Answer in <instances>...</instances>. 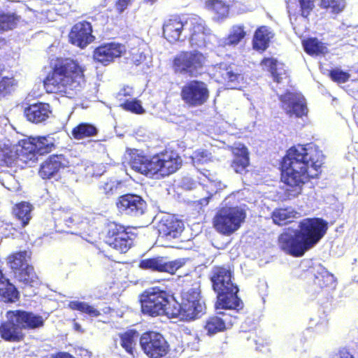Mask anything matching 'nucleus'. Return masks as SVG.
Here are the masks:
<instances>
[{"instance_id":"f257e3e1","label":"nucleus","mask_w":358,"mask_h":358,"mask_svg":"<svg viewBox=\"0 0 358 358\" xmlns=\"http://www.w3.org/2000/svg\"><path fill=\"white\" fill-rule=\"evenodd\" d=\"M322 164L323 155L315 144L290 148L282 164V180L287 186V196L290 199L300 194L308 178L318 176Z\"/></svg>"},{"instance_id":"f03ea898","label":"nucleus","mask_w":358,"mask_h":358,"mask_svg":"<svg viewBox=\"0 0 358 358\" xmlns=\"http://www.w3.org/2000/svg\"><path fill=\"white\" fill-rule=\"evenodd\" d=\"M327 229V222L322 218L303 219L299 222V229L279 236V247L287 255L301 257L320 242Z\"/></svg>"},{"instance_id":"7ed1b4c3","label":"nucleus","mask_w":358,"mask_h":358,"mask_svg":"<svg viewBox=\"0 0 358 358\" xmlns=\"http://www.w3.org/2000/svg\"><path fill=\"white\" fill-rule=\"evenodd\" d=\"M83 83V73L79 65L72 59H65L57 62L43 84L48 93L69 94V91L78 90Z\"/></svg>"},{"instance_id":"20e7f679","label":"nucleus","mask_w":358,"mask_h":358,"mask_svg":"<svg viewBox=\"0 0 358 358\" xmlns=\"http://www.w3.org/2000/svg\"><path fill=\"white\" fill-rule=\"evenodd\" d=\"M182 160L173 151L159 153L152 158L143 155H134L130 160L131 168L141 174L152 178L154 176L164 177L176 172Z\"/></svg>"},{"instance_id":"39448f33","label":"nucleus","mask_w":358,"mask_h":358,"mask_svg":"<svg viewBox=\"0 0 358 358\" xmlns=\"http://www.w3.org/2000/svg\"><path fill=\"white\" fill-rule=\"evenodd\" d=\"M245 217L246 213L241 208L225 206L216 213L213 224L218 233L230 236L240 229Z\"/></svg>"},{"instance_id":"423d86ee","label":"nucleus","mask_w":358,"mask_h":358,"mask_svg":"<svg viewBox=\"0 0 358 358\" xmlns=\"http://www.w3.org/2000/svg\"><path fill=\"white\" fill-rule=\"evenodd\" d=\"M171 298L166 292L157 288L146 290L141 296V309L144 314L152 317L165 315L173 310Z\"/></svg>"},{"instance_id":"0eeeda50","label":"nucleus","mask_w":358,"mask_h":358,"mask_svg":"<svg viewBox=\"0 0 358 358\" xmlns=\"http://www.w3.org/2000/svg\"><path fill=\"white\" fill-rule=\"evenodd\" d=\"M20 157L22 162L31 166L38 160V155L48 153L55 146V140L51 136L33 137L22 140Z\"/></svg>"},{"instance_id":"6e6552de","label":"nucleus","mask_w":358,"mask_h":358,"mask_svg":"<svg viewBox=\"0 0 358 358\" xmlns=\"http://www.w3.org/2000/svg\"><path fill=\"white\" fill-rule=\"evenodd\" d=\"M135 238L136 234L131 229L116 222H110L107 226L106 243L121 253L131 248Z\"/></svg>"},{"instance_id":"1a4fd4ad","label":"nucleus","mask_w":358,"mask_h":358,"mask_svg":"<svg viewBox=\"0 0 358 358\" xmlns=\"http://www.w3.org/2000/svg\"><path fill=\"white\" fill-rule=\"evenodd\" d=\"M139 343L142 350L149 358H162L169 352V345L164 336L155 331L143 333Z\"/></svg>"},{"instance_id":"9d476101","label":"nucleus","mask_w":358,"mask_h":358,"mask_svg":"<svg viewBox=\"0 0 358 358\" xmlns=\"http://www.w3.org/2000/svg\"><path fill=\"white\" fill-rule=\"evenodd\" d=\"M280 107L290 117H302L308 114V109L304 96L298 92H287L279 95Z\"/></svg>"},{"instance_id":"9b49d317","label":"nucleus","mask_w":358,"mask_h":358,"mask_svg":"<svg viewBox=\"0 0 358 358\" xmlns=\"http://www.w3.org/2000/svg\"><path fill=\"white\" fill-rule=\"evenodd\" d=\"M181 97L189 106H199L206 103L208 99L209 90L205 83L199 80H192L182 87Z\"/></svg>"},{"instance_id":"f8f14e48","label":"nucleus","mask_w":358,"mask_h":358,"mask_svg":"<svg viewBox=\"0 0 358 358\" xmlns=\"http://www.w3.org/2000/svg\"><path fill=\"white\" fill-rule=\"evenodd\" d=\"M204 62L205 57L198 51L182 52L175 58L174 66L178 72L195 76Z\"/></svg>"},{"instance_id":"ddd939ff","label":"nucleus","mask_w":358,"mask_h":358,"mask_svg":"<svg viewBox=\"0 0 358 358\" xmlns=\"http://www.w3.org/2000/svg\"><path fill=\"white\" fill-rule=\"evenodd\" d=\"M171 305L173 306V310L168 312L169 317L178 318L180 320H191L199 317L206 309L203 302L179 303L173 298H171Z\"/></svg>"},{"instance_id":"4468645a","label":"nucleus","mask_w":358,"mask_h":358,"mask_svg":"<svg viewBox=\"0 0 358 358\" xmlns=\"http://www.w3.org/2000/svg\"><path fill=\"white\" fill-rule=\"evenodd\" d=\"M191 26V36L189 43L192 47H206L215 39V35L212 34L211 30L206 27L203 20L198 17L189 19Z\"/></svg>"},{"instance_id":"2eb2a0df","label":"nucleus","mask_w":358,"mask_h":358,"mask_svg":"<svg viewBox=\"0 0 358 358\" xmlns=\"http://www.w3.org/2000/svg\"><path fill=\"white\" fill-rule=\"evenodd\" d=\"M116 206L121 213L133 217L141 216L147 210V203L142 197L133 194L120 196Z\"/></svg>"},{"instance_id":"dca6fc26","label":"nucleus","mask_w":358,"mask_h":358,"mask_svg":"<svg viewBox=\"0 0 358 358\" xmlns=\"http://www.w3.org/2000/svg\"><path fill=\"white\" fill-rule=\"evenodd\" d=\"M183 259L167 262L165 257H156L143 259L139 262V268L157 272H166L173 274L185 264Z\"/></svg>"},{"instance_id":"f3484780","label":"nucleus","mask_w":358,"mask_h":358,"mask_svg":"<svg viewBox=\"0 0 358 358\" xmlns=\"http://www.w3.org/2000/svg\"><path fill=\"white\" fill-rule=\"evenodd\" d=\"M6 318H10L18 324L21 330L40 328L44 324L42 316L22 310H9L6 313Z\"/></svg>"},{"instance_id":"a211bd4d","label":"nucleus","mask_w":358,"mask_h":358,"mask_svg":"<svg viewBox=\"0 0 358 358\" xmlns=\"http://www.w3.org/2000/svg\"><path fill=\"white\" fill-rule=\"evenodd\" d=\"M157 229L161 237L170 241L180 236L184 229V224L173 215L166 214L161 217Z\"/></svg>"},{"instance_id":"6ab92c4d","label":"nucleus","mask_w":358,"mask_h":358,"mask_svg":"<svg viewBox=\"0 0 358 358\" xmlns=\"http://www.w3.org/2000/svg\"><path fill=\"white\" fill-rule=\"evenodd\" d=\"M92 32V28L90 22L85 21L78 22L71 29L69 40L72 44L84 48L94 39Z\"/></svg>"},{"instance_id":"aec40b11","label":"nucleus","mask_w":358,"mask_h":358,"mask_svg":"<svg viewBox=\"0 0 358 358\" xmlns=\"http://www.w3.org/2000/svg\"><path fill=\"white\" fill-rule=\"evenodd\" d=\"M217 71L228 89L241 90L245 86L244 76L238 69L226 64H220Z\"/></svg>"},{"instance_id":"412c9836","label":"nucleus","mask_w":358,"mask_h":358,"mask_svg":"<svg viewBox=\"0 0 358 358\" xmlns=\"http://www.w3.org/2000/svg\"><path fill=\"white\" fill-rule=\"evenodd\" d=\"M125 51V47L122 44L106 43L94 50V58L103 65H107L113 62L114 59L121 57Z\"/></svg>"},{"instance_id":"4be33fe9","label":"nucleus","mask_w":358,"mask_h":358,"mask_svg":"<svg viewBox=\"0 0 358 358\" xmlns=\"http://www.w3.org/2000/svg\"><path fill=\"white\" fill-rule=\"evenodd\" d=\"M210 280L213 289L217 293L234 290L238 287L232 282L231 271L224 267L214 268Z\"/></svg>"},{"instance_id":"5701e85b","label":"nucleus","mask_w":358,"mask_h":358,"mask_svg":"<svg viewBox=\"0 0 358 358\" xmlns=\"http://www.w3.org/2000/svg\"><path fill=\"white\" fill-rule=\"evenodd\" d=\"M201 174L202 177L199 178V182L203 188L205 189L208 196L201 199L199 203L201 206H206L212 196L217 193L218 190L224 189L226 185L220 180H217L215 175L212 174L208 170H206L205 172L201 173Z\"/></svg>"},{"instance_id":"b1692460","label":"nucleus","mask_w":358,"mask_h":358,"mask_svg":"<svg viewBox=\"0 0 358 358\" xmlns=\"http://www.w3.org/2000/svg\"><path fill=\"white\" fill-rule=\"evenodd\" d=\"M220 316H213L208 318L206 322L205 330L208 335H214L231 327L236 320V316L224 313H219Z\"/></svg>"},{"instance_id":"393cba45","label":"nucleus","mask_w":358,"mask_h":358,"mask_svg":"<svg viewBox=\"0 0 358 358\" xmlns=\"http://www.w3.org/2000/svg\"><path fill=\"white\" fill-rule=\"evenodd\" d=\"M238 292V288L237 287L234 290L217 293V309L222 308L237 313L243 308V302L237 296Z\"/></svg>"},{"instance_id":"a878e982","label":"nucleus","mask_w":358,"mask_h":358,"mask_svg":"<svg viewBox=\"0 0 358 358\" xmlns=\"http://www.w3.org/2000/svg\"><path fill=\"white\" fill-rule=\"evenodd\" d=\"M24 113L28 121L38 124L48 119L52 110L48 103L38 102L25 108Z\"/></svg>"},{"instance_id":"bb28decb","label":"nucleus","mask_w":358,"mask_h":358,"mask_svg":"<svg viewBox=\"0 0 358 358\" xmlns=\"http://www.w3.org/2000/svg\"><path fill=\"white\" fill-rule=\"evenodd\" d=\"M234 3V0H208L205 6L208 10L213 12V20L220 22L228 17L229 9Z\"/></svg>"},{"instance_id":"cd10ccee","label":"nucleus","mask_w":358,"mask_h":358,"mask_svg":"<svg viewBox=\"0 0 358 358\" xmlns=\"http://www.w3.org/2000/svg\"><path fill=\"white\" fill-rule=\"evenodd\" d=\"M262 66L271 72L274 81L277 83L288 82L287 71L283 64L273 58H266L262 62Z\"/></svg>"},{"instance_id":"c85d7f7f","label":"nucleus","mask_w":358,"mask_h":358,"mask_svg":"<svg viewBox=\"0 0 358 358\" xmlns=\"http://www.w3.org/2000/svg\"><path fill=\"white\" fill-rule=\"evenodd\" d=\"M0 326V335L3 339L10 342H17L24 337V334L17 323L10 318Z\"/></svg>"},{"instance_id":"c756f323","label":"nucleus","mask_w":358,"mask_h":358,"mask_svg":"<svg viewBox=\"0 0 358 358\" xmlns=\"http://www.w3.org/2000/svg\"><path fill=\"white\" fill-rule=\"evenodd\" d=\"M22 141L19 142L17 146H8L4 145L2 148L0 145V166H12L18 162H22L20 157V149L22 148Z\"/></svg>"},{"instance_id":"7c9ffc66","label":"nucleus","mask_w":358,"mask_h":358,"mask_svg":"<svg viewBox=\"0 0 358 358\" xmlns=\"http://www.w3.org/2000/svg\"><path fill=\"white\" fill-rule=\"evenodd\" d=\"M184 24L178 17L174 16L166 20L163 26V34L171 43L179 40Z\"/></svg>"},{"instance_id":"2f4dec72","label":"nucleus","mask_w":358,"mask_h":358,"mask_svg":"<svg viewBox=\"0 0 358 358\" xmlns=\"http://www.w3.org/2000/svg\"><path fill=\"white\" fill-rule=\"evenodd\" d=\"M314 275V284L320 288L331 287L336 286V280L333 274L330 273L321 264H316L313 267Z\"/></svg>"},{"instance_id":"473e14b6","label":"nucleus","mask_w":358,"mask_h":358,"mask_svg":"<svg viewBox=\"0 0 358 358\" xmlns=\"http://www.w3.org/2000/svg\"><path fill=\"white\" fill-rule=\"evenodd\" d=\"M62 155H52L41 165L39 175L43 178H50L53 176L64 166Z\"/></svg>"},{"instance_id":"72a5a7b5","label":"nucleus","mask_w":358,"mask_h":358,"mask_svg":"<svg viewBox=\"0 0 358 358\" xmlns=\"http://www.w3.org/2000/svg\"><path fill=\"white\" fill-rule=\"evenodd\" d=\"M235 157L232 162L231 167L235 172L242 173L249 164L248 149L243 145H239L233 150Z\"/></svg>"},{"instance_id":"f704fd0d","label":"nucleus","mask_w":358,"mask_h":358,"mask_svg":"<svg viewBox=\"0 0 358 358\" xmlns=\"http://www.w3.org/2000/svg\"><path fill=\"white\" fill-rule=\"evenodd\" d=\"M0 296L5 302H15L18 299V292L13 285L5 278L0 269Z\"/></svg>"},{"instance_id":"c9c22d12","label":"nucleus","mask_w":358,"mask_h":358,"mask_svg":"<svg viewBox=\"0 0 358 358\" xmlns=\"http://www.w3.org/2000/svg\"><path fill=\"white\" fill-rule=\"evenodd\" d=\"M30 258L29 253L27 251H21L9 255L7 258V264L13 270L14 273L24 268L27 264L28 259Z\"/></svg>"},{"instance_id":"e433bc0d","label":"nucleus","mask_w":358,"mask_h":358,"mask_svg":"<svg viewBox=\"0 0 358 358\" xmlns=\"http://www.w3.org/2000/svg\"><path fill=\"white\" fill-rule=\"evenodd\" d=\"M273 37L272 33L266 27L259 28L255 34L253 38V48L257 50H265L268 46L270 39Z\"/></svg>"},{"instance_id":"4c0bfd02","label":"nucleus","mask_w":358,"mask_h":358,"mask_svg":"<svg viewBox=\"0 0 358 358\" xmlns=\"http://www.w3.org/2000/svg\"><path fill=\"white\" fill-rule=\"evenodd\" d=\"M138 339V333L129 330L120 336V344L127 352L134 355Z\"/></svg>"},{"instance_id":"58836bf2","label":"nucleus","mask_w":358,"mask_h":358,"mask_svg":"<svg viewBox=\"0 0 358 358\" xmlns=\"http://www.w3.org/2000/svg\"><path fill=\"white\" fill-rule=\"evenodd\" d=\"M298 214L292 208H279L273 211L272 219L275 224L283 225L287 222H292V220Z\"/></svg>"},{"instance_id":"ea45409f","label":"nucleus","mask_w":358,"mask_h":358,"mask_svg":"<svg viewBox=\"0 0 358 358\" xmlns=\"http://www.w3.org/2000/svg\"><path fill=\"white\" fill-rule=\"evenodd\" d=\"M245 34L243 26L234 25L230 29L229 36L223 40L222 45L235 46L244 38Z\"/></svg>"},{"instance_id":"a19ab883","label":"nucleus","mask_w":358,"mask_h":358,"mask_svg":"<svg viewBox=\"0 0 358 358\" xmlns=\"http://www.w3.org/2000/svg\"><path fill=\"white\" fill-rule=\"evenodd\" d=\"M20 20V17L14 13H0V33L15 29Z\"/></svg>"},{"instance_id":"79ce46f5","label":"nucleus","mask_w":358,"mask_h":358,"mask_svg":"<svg viewBox=\"0 0 358 358\" xmlns=\"http://www.w3.org/2000/svg\"><path fill=\"white\" fill-rule=\"evenodd\" d=\"M65 225L67 228L71 229L73 228V230H65L62 229L63 231H66V233H70L72 234L80 235L83 236V232L82 231H85V228L87 227V223L84 221L79 222V217L78 215H74L70 217H67L64 218Z\"/></svg>"},{"instance_id":"37998d69","label":"nucleus","mask_w":358,"mask_h":358,"mask_svg":"<svg viewBox=\"0 0 358 358\" xmlns=\"http://www.w3.org/2000/svg\"><path fill=\"white\" fill-rule=\"evenodd\" d=\"M71 134L74 138L80 140L95 136L97 129L89 123H80L73 129Z\"/></svg>"},{"instance_id":"c03bdc74","label":"nucleus","mask_w":358,"mask_h":358,"mask_svg":"<svg viewBox=\"0 0 358 358\" xmlns=\"http://www.w3.org/2000/svg\"><path fill=\"white\" fill-rule=\"evenodd\" d=\"M15 278L26 285L34 287L37 284V276L31 266H26L20 271L15 273Z\"/></svg>"},{"instance_id":"a18cd8bd","label":"nucleus","mask_w":358,"mask_h":358,"mask_svg":"<svg viewBox=\"0 0 358 358\" xmlns=\"http://www.w3.org/2000/svg\"><path fill=\"white\" fill-rule=\"evenodd\" d=\"M31 206L29 203L22 202L17 204L14 208V214L21 221L22 225L25 227L31 219Z\"/></svg>"},{"instance_id":"49530a36","label":"nucleus","mask_w":358,"mask_h":358,"mask_svg":"<svg viewBox=\"0 0 358 358\" xmlns=\"http://www.w3.org/2000/svg\"><path fill=\"white\" fill-rule=\"evenodd\" d=\"M303 46L305 51L310 55L322 54L326 51V47L317 38H311L303 41Z\"/></svg>"},{"instance_id":"de8ad7c7","label":"nucleus","mask_w":358,"mask_h":358,"mask_svg":"<svg viewBox=\"0 0 358 358\" xmlns=\"http://www.w3.org/2000/svg\"><path fill=\"white\" fill-rule=\"evenodd\" d=\"M69 307L72 310H76L86 313L91 317H98L100 315V312L97 309L83 301H71L69 303Z\"/></svg>"},{"instance_id":"09e8293b","label":"nucleus","mask_w":358,"mask_h":358,"mask_svg":"<svg viewBox=\"0 0 358 358\" xmlns=\"http://www.w3.org/2000/svg\"><path fill=\"white\" fill-rule=\"evenodd\" d=\"M0 182L10 191H15L18 189V183L13 175L0 170Z\"/></svg>"},{"instance_id":"8fccbe9b","label":"nucleus","mask_w":358,"mask_h":358,"mask_svg":"<svg viewBox=\"0 0 358 358\" xmlns=\"http://www.w3.org/2000/svg\"><path fill=\"white\" fill-rule=\"evenodd\" d=\"M321 6L332 13L337 14L345 7V0H322Z\"/></svg>"},{"instance_id":"3c124183","label":"nucleus","mask_w":358,"mask_h":358,"mask_svg":"<svg viewBox=\"0 0 358 358\" xmlns=\"http://www.w3.org/2000/svg\"><path fill=\"white\" fill-rule=\"evenodd\" d=\"M213 156L210 152L207 150H198L194 152L192 156V163L194 166H198L200 164H207L211 162Z\"/></svg>"},{"instance_id":"603ef678","label":"nucleus","mask_w":358,"mask_h":358,"mask_svg":"<svg viewBox=\"0 0 358 358\" xmlns=\"http://www.w3.org/2000/svg\"><path fill=\"white\" fill-rule=\"evenodd\" d=\"M103 173V171L101 165L90 162H86L83 165V174L87 178L100 176Z\"/></svg>"},{"instance_id":"864d4df0","label":"nucleus","mask_w":358,"mask_h":358,"mask_svg":"<svg viewBox=\"0 0 358 358\" xmlns=\"http://www.w3.org/2000/svg\"><path fill=\"white\" fill-rule=\"evenodd\" d=\"M122 184L117 180L108 179L106 181L102 182L100 189L103 191L106 194H113L121 188Z\"/></svg>"},{"instance_id":"5fc2aeb1","label":"nucleus","mask_w":358,"mask_h":358,"mask_svg":"<svg viewBox=\"0 0 358 358\" xmlns=\"http://www.w3.org/2000/svg\"><path fill=\"white\" fill-rule=\"evenodd\" d=\"M182 302L189 303H196L203 302L200 296L199 288H191L182 294Z\"/></svg>"},{"instance_id":"6e6d98bb","label":"nucleus","mask_w":358,"mask_h":358,"mask_svg":"<svg viewBox=\"0 0 358 358\" xmlns=\"http://www.w3.org/2000/svg\"><path fill=\"white\" fill-rule=\"evenodd\" d=\"M16 85L17 82L13 78H3L0 80V98L11 93Z\"/></svg>"},{"instance_id":"4d7b16f0","label":"nucleus","mask_w":358,"mask_h":358,"mask_svg":"<svg viewBox=\"0 0 358 358\" xmlns=\"http://www.w3.org/2000/svg\"><path fill=\"white\" fill-rule=\"evenodd\" d=\"M121 106L124 109L134 113L141 114L144 113V109L143 108L141 102L136 99L127 100L121 104Z\"/></svg>"},{"instance_id":"13d9d810","label":"nucleus","mask_w":358,"mask_h":358,"mask_svg":"<svg viewBox=\"0 0 358 358\" xmlns=\"http://www.w3.org/2000/svg\"><path fill=\"white\" fill-rule=\"evenodd\" d=\"M330 76L332 80L338 83H345L350 78V75L348 73L338 69L331 71Z\"/></svg>"},{"instance_id":"bf43d9fd","label":"nucleus","mask_w":358,"mask_h":358,"mask_svg":"<svg viewBox=\"0 0 358 358\" xmlns=\"http://www.w3.org/2000/svg\"><path fill=\"white\" fill-rule=\"evenodd\" d=\"M313 2L314 0H299L301 15L303 17H306L309 15L314 6Z\"/></svg>"},{"instance_id":"052dcab7","label":"nucleus","mask_w":358,"mask_h":358,"mask_svg":"<svg viewBox=\"0 0 358 358\" xmlns=\"http://www.w3.org/2000/svg\"><path fill=\"white\" fill-rule=\"evenodd\" d=\"M146 57L143 52H141L139 50H136L132 53L131 60L136 65H139L141 64L145 59Z\"/></svg>"},{"instance_id":"680f3d73","label":"nucleus","mask_w":358,"mask_h":358,"mask_svg":"<svg viewBox=\"0 0 358 358\" xmlns=\"http://www.w3.org/2000/svg\"><path fill=\"white\" fill-rule=\"evenodd\" d=\"M331 358H354L350 352L345 348L341 349L338 352L334 354Z\"/></svg>"},{"instance_id":"e2e57ef3","label":"nucleus","mask_w":358,"mask_h":358,"mask_svg":"<svg viewBox=\"0 0 358 358\" xmlns=\"http://www.w3.org/2000/svg\"><path fill=\"white\" fill-rule=\"evenodd\" d=\"M131 0H119L116 4L117 9L121 13L127 7Z\"/></svg>"},{"instance_id":"0e129e2a","label":"nucleus","mask_w":358,"mask_h":358,"mask_svg":"<svg viewBox=\"0 0 358 358\" xmlns=\"http://www.w3.org/2000/svg\"><path fill=\"white\" fill-rule=\"evenodd\" d=\"M133 94V89L130 87H125L120 90V91L118 93L119 96H131Z\"/></svg>"},{"instance_id":"69168bd1","label":"nucleus","mask_w":358,"mask_h":358,"mask_svg":"<svg viewBox=\"0 0 358 358\" xmlns=\"http://www.w3.org/2000/svg\"><path fill=\"white\" fill-rule=\"evenodd\" d=\"M52 358H74L72 355L66 352H59L54 356Z\"/></svg>"},{"instance_id":"338daca9","label":"nucleus","mask_w":358,"mask_h":358,"mask_svg":"<svg viewBox=\"0 0 358 358\" xmlns=\"http://www.w3.org/2000/svg\"><path fill=\"white\" fill-rule=\"evenodd\" d=\"M74 329L77 331L83 332V330L82 329L81 326L78 323L74 324Z\"/></svg>"},{"instance_id":"774afa93","label":"nucleus","mask_w":358,"mask_h":358,"mask_svg":"<svg viewBox=\"0 0 358 358\" xmlns=\"http://www.w3.org/2000/svg\"><path fill=\"white\" fill-rule=\"evenodd\" d=\"M255 336H253V338H252V341H253V342L255 343V344L257 345V346L255 347V349H256L257 350H260V348H259V345H257V341L255 340Z\"/></svg>"}]
</instances>
